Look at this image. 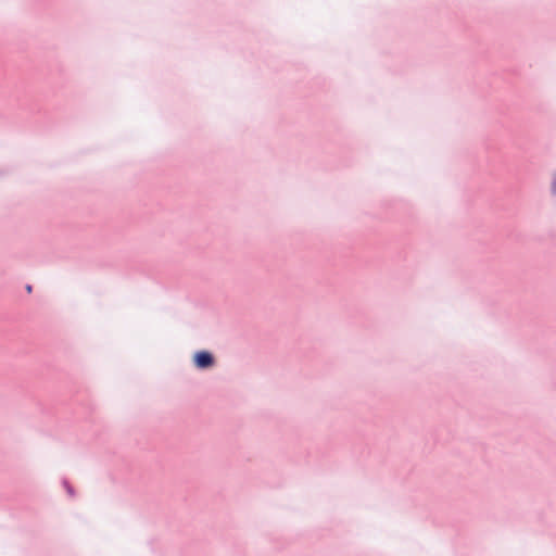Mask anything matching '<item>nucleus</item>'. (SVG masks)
Returning <instances> with one entry per match:
<instances>
[{"instance_id":"nucleus-1","label":"nucleus","mask_w":556,"mask_h":556,"mask_svg":"<svg viewBox=\"0 0 556 556\" xmlns=\"http://www.w3.org/2000/svg\"><path fill=\"white\" fill-rule=\"evenodd\" d=\"M194 363L199 368H207L213 365L214 359L208 352L202 351L194 355Z\"/></svg>"},{"instance_id":"nucleus-2","label":"nucleus","mask_w":556,"mask_h":556,"mask_svg":"<svg viewBox=\"0 0 556 556\" xmlns=\"http://www.w3.org/2000/svg\"><path fill=\"white\" fill-rule=\"evenodd\" d=\"M27 291H28V292H30V291H31V287H30V286H28V287H27Z\"/></svg>"}]
</instances>
